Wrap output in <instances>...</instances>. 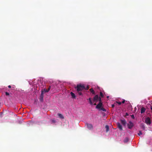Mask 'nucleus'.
<instances>
[{"label":"nucleus","mask_w":152,"mask_h":152,"mask_svg":"<svg viewBox=\"0 0 152 152\" xmlns=\"http://www.w3.org/2000/svg\"><path fill=\"white\" fill-rule=\"evenodd\" d=\"M151 110H152V106H151Z\"/></svg>","instance_id":"32"},{"label":"nucleus","mask_w":152,"mask_h":152,"mask_svg":"<svg viewBox=\"0 0 152 152\" xmlns=\"http://www.w3.org/2000/svg\"><path fill=\"white\" fill-rule=\"evenodd\" d=\"M87 100H89V102L91 105H92L93 104V102L91 100V98H89L88 99H87Z\"/></svg>","instance_id":"16"},{"label":"nucleus","mask_w":152,"mask_h":152,"mask_svg":"<svg viewBox=\"0 0 152 152\" xmlns=\"http://www.w3.org/2000/svg\"><path fill=\"white\" fill-rule=\"evenodd\" d=\"M105 128H106V132H108L109 130V126L108 125H106Z\"/></svg>","instance_id":"12"},{"label":"nucleus","mask_w":152,"mask_h":152,"mask_svg":"<svg viewBox=\"0 0 152 152\" xmlns=\"http://www.w3.org/2000/svg\"><path fill=\"white\" fill-rule=\"evenodd\" d=\"M70 94H71V96H72V98H75H75L76 96H75V94H74V93L72 92H71L70 93Z\"/></svg>","instance_id":"13"},{"label":"nucleus","mask_w":152,"mask_h":152,"mask_svg":"<svg viewBox=\"0 0 152 152\" xmlns=\"http://www.w3.org/2000/svg\"><path fill=\"white\" fill-rule=\"evenodd\" d=\"M126 115H127L128 116V115H129V114H128L127 113H126Z\"/></svg>","instance_id":"30"},{"label":"nucleus","mask_w":152,"mask_h":152,"mask_svg":"<svg viewBox=\"0 0 152 152\" xmlns=\"http://www.w3.org/2000/svg\"><path fill=\"white\" fill-rule=\"evenodd\" d=\"M5 94H6V95H7V96H8L10 95V94L8 92H5Z\"/></svg>","instance_id":"24"},{"label":"nucleus","mask_w":152,"mask_h":152,"mask_svg":"<svg viewBox=\"0 0 152 152\" xmlns=\"http://www.w3.org/2000/svg\"><path fill=\"white\" fill-rule=\"evenodd\" d=\"M90 91L93 94L95 95V91L93 90L92 88H90L89 89Z\"/></svg>","instance_id":"15"},{"label":"nucleus","mask_w":152,"mask_h":152,"mask_svg":"<svg viewBox=\"0 0 152 152\" xmlns=\"http://www.w3.org/2000/svg\"><path fill=\"white\" fill-rule=\"evenodd\" d=\"M127 126H128V128L131 129L133 126L134 125L132 122L131 121H129V124H127Z\"/></svg>","instance_id":"5"},{"label":"nucleus","mask_w":152,"mask_h":152,"mask_svg":"<svg viewBox=\"0 0 152 152\" xmlns=\"http://www.w3.org/2000/svg\"><path fill=\"white\" fill-rule=\"evenodd\" d=\"M145 122L147 124H150L151 123L150 118L148 117L146 118L145 120Z\"/></svg>","instance_id":"7"},{"label":"nucleus","mask_w":152,"mask_h":152,"mask_svg":"<svg viewBox=\"0 0 152 152\" xmlns=\"http://www.w3.org/2000/svg\"><path fill=\"white\" fill-rule=\"evenodd\" d=\"M94 105H96V102L95 103H94Z\"/></svg>","instance_id":"31"},{"label":"nucleus","mask_w":152,"mask_h":152,"mask_svg":"<svg viewBox=\"0 0 152 152\" xmlns=\"http://www.w3.org/2000/svg\"><path fill=\"white\" fill-rule=\"evenodd\" d=\"M75 88L76 89V90L78 92V94L81 95H82V93L81 91L85 88V86L84 85L78 84L77 85L76 87H75Z\"/></svg>","instance_id":"1"},{"label":"nucleus","mask_w":152,"mask_h":152,"mask_svg":"<svg viewBox=\"0 0 152 152\" xmlns=\"http://www.w3.org/2000/svg\"><path fill=\"white\" fill-rule=\"evenodd\" d=\"M87 127L89 130L92 129H93V126L92 124H86Z\"/></svg>","instance_id":"6"},{"label":"nucleus","mask_w":152,"mask_h":152,"mask_svg":"<svg viewBox=\"0 0 152 152\" xmlns=\"http://www.w3.org/2000/svg\"><path fill=\"white\" fill-rule=\"evenodd\" d=\"M50 86L49 88H48V89H42L41 91V93H42L43 94H44L46 92H48L49 90H50Z\"/></svg>","instance_id":"2"},{"label":"nucleus","mask_w":152,"mask_h":152,"mask_svg":"<svg viewBox=\"0 0 152 152\" xmlns=\"http://www.w3.org/2000/svg\"><path fill=\"white\" fill-rule=\"evenodd\" d=\"M99 99V97L98 95H96L95 96L94 98L93 99V101L94 102H97L98 99Z\"/></svg>","instance_id":"3"},{"label":"nucleus","mask_w":152,"mask_h":152,"mask_svg":"<svg viewBox=\"0 0 152 152\" xmlns=\"http://www.w3.org/2000/svg\"><path fill=\"white\" fill-rule=\"evenodd\" d=\"M117 126L118 128L119 129L122 131L123 130V128L121 126V125L119 123H117Z\"/></svg>","instance_id":"8"},{"label":"nucleus","mask_w":152,"mask_h":152,"mask_svg":"<svg viewBox=\"0 0 152 152\" xmlns=\"http://www.w3.org/2000/svg\"><path fill=\"white\" fill-rule=\"evenodd\" d=\"M8 87L9 88H11V86L10 85H9L8 86Z\"/></svg>","instance_id":"29"},{"label":"nucleus","mask_w":152,"mask_h":152,"mask_svg":"<svg viewBox=\"0 0 152 152\" xmlns=\"http://www.w3.org/2000/svg\"><path fill=\"white\" fill-rule=\"evenodd\" d=\"M51 122H52V123H54L56 122V121L54 119H53L52 120Z\"/></svg>","instance_id":"22"},{"label":"nucleus","mask_w":152,"mask_h":152,"mask_svg":"<svg viewBox=\"0 0 152 152\" xmlns=\"http://www.w3.org/2000/svg\"><path fill=\"white\" fill-rule=\"evenodd\" d=\"M109 96H107V98H109Z\"/></svg>","instance_id":"33"},{"label":"nucleus","mask_w":152,"mask_h":152,"mask_svg":"<svg viewBox=\"0 0 152 152\" xmlns=\"http://www.w3.org/2000/svg\"><path fill=\"white\" fill-rule=\"evenodd\" d=\"M102 110L103 111L105 112L106 110L103 107H102L99 110Z\"/></svg>","instance_id":"18"},{"label":"nucleus","mask_w":152,"mask_h":152,"mask_svg":"<svg viewBox=\"0 0 152 152\" xmlns=\"http://www.w3.org/2000/svg\"><path fill=\"white\" fill-rule=\"evenodd\" d=\"M89 88V86H87V87L86 88L85 87V88L84 89H85L86 90H88Z\"/></svg>","instance_id":"21"},{"label":"nucleus","mask_w":152,"mask_h":152,"mask_svg":"<svg viewBox=\"0 0 152 152\" xmlns=\"http://www.w3.org/2000/svg\"><path fill=\"white\" fill-rule=\"evenodd\" d=\"M98 100H99V102H102V100H101V98L100 97H99V99H98Z\"/></svg>","instance_id":"23"},{"label":"nucleus","mask_w":152,"mask_h":152,"mask_svg":"<svg viewBox=\"0 0 152 152\" xmlns=\"http://www.w3.org/2000/svg\"><path fill=\"white\" fill-rule=\"evenodd\" d=\"M125 100H123L122 101V102H121V103H122L124 104V103H125Z\"/></svg>","instance_id":"26"},{"label":"nucleus","mask_w":152,"mask_h":152,"mask_svg":"<svg viewBox=\"0 0 152 152\" xmlns=\"http://www.w3.org/2000/svg\"><path fill=\"white\" fill-rule=\"evenodd\" d=\"M132 117L133 118H134V115H132Z\"/></svg>","instance_id":"28"},{"label":"nucleus","mask_w":152,"mask_h":152,"mask_svg":"<svg viewBox=\"0 0 152 152\" xmlns=\"http://www.w3.org/2000/svg\"><path fill=\"white\" fill-rule=\"evenodd\" d=\"M43 97H44V95L43 94H42V93H41V95L40 96V100L42 102L43 100Z\"/></svg>","instance_id":"10"},{"label":"nucleus","mask_w":152,"mask_h":152,"mask_svg":"<svg viewBox=\"0 0 152 152\" xmlns=\"http://www.w3.org/2000/svg\"><path fill=\"white\" fill-rule=\"evenodd\" d=\"M58 115L60 118L61 119H64V117L61 114L58 113Z\"/></svg>","instance_id":"14"},{"label":"nucleus","mask_w":152,"mask_h":152,"mask_svg":"<svg viewBox=\"0 0 152 152\" xmlns=\"http://www.w3.org/2000/svg\"><path fill=\"white\" fill-rule=\"evenodd\" d=\"M145 110L146 109L144 107H142L141 109V113H144L145 112Z\"/></svg>","instance_id":"11"},{"label":"nucleus","mask_w":152,"mask_h":152,"mask_svg":"<svg viewBox=\"0 0 152 152\" xmlns=\"http://www.w3.org/2000/svg\"><path fill=\"white\" fill-rule=\"evenodd\" d=\"M112 107L113 108L115 107V105L114 104H112L111 105Z\"/></svg>","instance_id":"27"},{"label":"nucleus","mask_w":152,"mask_h":152,"mask_svg":"<svg viewBox=\"0 0 152 152\" xmlns=\"http://www.w3.org/2000/svg\"><path fill=\"white\" fill-rule=\"evenodd\" d=\"M129 141V139L128 137H126L124 140V142L125 143Z\"/></svg>","instance_id":"17"},{"label":"nucleus","mask_w":152,"mask_h":152,"mask_svg":"<svg viewBox=\"0 0 152 152\" xmlns=\"http://www.w3.org/2000/svg\"><path fill=\"white\" fill-rule=\"evenodd\" d=\"M138 134L139 136H140V135L142 134V133L141 131H139V132L138 133Z\"/></svg>","instance_id":"20"},{"label":"nucleus","mask_w":152,"mask_h":152,"mask_svg":"<svg viewBox=\"0 0 152 152\" xmlns=\"http://www.w3.org/2000/svg\"><path fill=\"white\" fill-rule=\"evenodd\" d=\"M119 105H121V102H116Z\"/></svg>","instance_id":"25"},{"label":"nucleus","mask_w":152,"mask_h":152,"mask_svg":"<svg viewBox=\"0 0 152 152\" xmlns=\"http://www.w3.org/2000/svg\"><path fill=\"white\" fill-rule=\"evenodd\" d=\"M100 96H101V97H103V96H104V95H103V94L102 93V92H100Z\"/></svg>","instance_id":"19"},{"label":"nucleus","mask_w":152,"mask_h":152,"mask_svg":"<svg viewBox=\"0 0 152 152\" xmlns=\"http://www.w3.org/2000/svg\"><path fill=\"white\" fill-rule=\"evenodd\" d=\"M102 105L103 104L102 102H99V103L96 106V108L99 110L102 107Z\"/></svg>","instance_id":"4"},{"label":"nucleus","mask_w":152,"mask_h":152,"mask_svg":"<svg viewBox=\"0 0 152 152\" xmlns=\"http://www.w3.org/2000/svg\"><path fill=\"white\" fill-rule=\"evenodd\" d=\"M120 121L122 124L124 126L126 124V122L124 119L121 120Z\"/></svg>","instance_id":"9"}]
</instances>
